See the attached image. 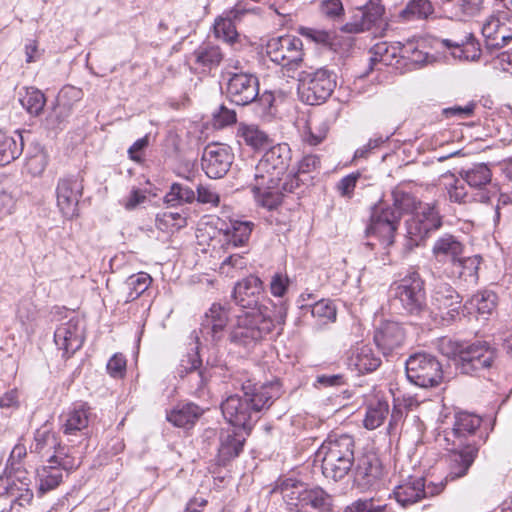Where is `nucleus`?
Segmentation results:
<instances>
[{"instance_id":"nucleus-30","label":"nucleus","mask_w":512,"mask_h":512,"mask_svg":"<svg viewBox=\"0 0 512 512\" xmlns=\"http://www.w3.org/2000/svg\"><path fill=\"white\" fill-rule=\"evenodd\" d=\"M245 440L243 433L237 432L235 427L222 429L219 434V462L225 464L237 457L243 449Z\"/></svg>"},{"instance_id":"nucleus-42","label":"nucleus","mask_w":512,"mask_h":512,"mask_svg":"<svg viewBox=\"0 0 512 512\" xmlns=\"http://www.w3.org/2000/svg\"><path fill=\"white\" fill-rule=\"evenodd\" d=\"M20 143L16 139L0 130V165H6L17 159L23 151L22 135L18 134Z\"/></svg>"},{"instance_id":"nucleus-54","label":"nucleus","mask_w":512,"mask_h":512,"mask_svg":"<svg viewBox=\"0 0 512 512\" xmlns=\"http://www.w3.org/2000/svg\"><path fill=\"white\" fill-rule=\"evenodd\" d=\"M213 29L215 37L226 43L233 44L238 38L234 22L225 16H220L215 20Z\"/></svg>"},{"instance_id":"nucleus-12","label":"nucleus","mask_w":512,"mask_h":512,"mask_svg":"<svg viewBox=\"0 0 512 512\" xmlns=\"http://www.w3.org/2000/svg\"><path fill=\"white\" fill-rule=\"evenodd\" d=\"M481 33L488 48L499 49L505 46L512 39V12H492L483 19Z\"/></svg>"},{"instance_id":"nucleus-44","label":"nucleus","mask_w":512,"mask_h":512,"mask_svg":"<svg viewBox=\"0 0 512 512\" xmlns=\"http://www.w3.org/2000/svg\"><path fill=\"white\" fill-rule=\"evenodd\" d=\"M237 136L254 149H259L269 144L268 135L256 125L240 124Z\"/></svg>"},{"instance_id":"nucleus-43","label":"nucleus","mask_w":512,"mask_h":512,"mask_svg":"<svg viewBox=\"0 0 512 512\" xmlns=\"http://www.w3.org/2000/svg\"><path fill=\"white\" fill-rule=\"evenodd\" d=\"M301 309L310 311L312 317L316 320L317 325H325L336 320V307L329 300H319L313 305H302Z\"/></svg>"},{"instance_id":"nucleus-50","label":"nucleus","mask_w":512,"mask_h":512,"mask_svg":"<svg viewBox=\"0 0 512 512\" xmlns=\"http://www.w3.org/2000/svg\"><path fill=\"white\" fill-rule=\"evenodd\" d=\"M194 199V191L189 186L180 183L172 184L164 196V202L171 207L192 203Z\"/></svg>"},{"instance_id":"nucleus-52","label":"nucleus","mask_w":512,"mask_h":512,"mask_svg":"<svg viewBox=\"0 0 512 512\" xmlns=\"http://www.w3.org/2000/svg\"><path fill=\"white\" fill-rule=\"evenodd\" d=\"M433 11L434 8L429 0H411L400 16L407 21L426 19Z\"/></svg>"},{"instance_id":"nucleus-40","label":"nucleus","mask_w":512,"mask_h":512,"mask_svg":"<svg viewBox=\"0 0 512 512\" xmlns=\"http://www.w3.org/2000/svg\"><path fill=\"white\" fill-rule=\"evenodd\" d=\"M462 179L471 187L482 190L492 180V172L487 164L478 163L460 172Z\"/></svg>"},{"instance_id":"nucleus-41","label":"nucleus","mask_w":512,"mask_h":512,"mask_svg":"<svg viewBox=\"0 0 512 512\" xmlns=\"http://www.w3.org/2000/svg\"><path fill=\"white\" fill-rule=\"evenodd\" d=\"M21 106L32 116H38L46 103L44 94L37 88L25 87L19 92Z\"/></svg>"},{"instance_id":"nucleus-62","label":"nucleus","mask_w":512,"mask_h":512,"mask_svg":"<svg viewBox=\"0 0 512 512\" xmlns=\"http://www.w3.org/2000/svg\"><path fill=\"white\" fill-rule=\"evenodd\" d=\"M299 33L307 39L322 45L330 44L333 38L332 34L328 31L310 27H301Z\"/></svg>"},{"instance_id":"nucleus-8","label":"nucleus","mask_w":512,"mask_h":512,"mask_svg":"<svg viewBox=\"0 0 512 512\" xmlns=\"http://www.w3.org/2000/svg\"><path fill=\"white\" fill-rule=\"evenodd\" d=\"M482 419L473 413L458 412L453 417L451 427H445L442 435L439 434L437 441L447 446L458 448H476L479 450L482 436L479 434V427Z\"/></svg>"},{"instance_id":"nucleus-55","label":"nucleus","mask_w":512,"mask_h":512,"mask_svg":"<svg viewBox=\"0 0 512 512\" xmlns=\"http://www.w3.org/2000/svg\"><path fill=\"white\" fill-rule=\"evenodd\" d=\"M344 512H392V509L388 504L370 498L353 502Z\"/></svg>"},{"instance_id":"nucleus-13","label":"nucleus","mask_w":512,"mask_h":512,"mask_svg":"<svg viewBox=\"0 0 512 512\" xmlns=\"http://www.w3.org/2000/svg\"><path fill=\"white\" fill-rule=\"evenodd\" d=\"M226 93L231 102L245 106L256 100L259 82L256 76L245 72H227Z\"/></svg>"},{"instance_id":"nucleus-3","label":"nucleus","mask_w":512,"mask_h":512,"mask_svg":"<svg viewBox=\"0 0 512 512\" xmlns=\"http://www.w3.org/2000/svg\"><path fill=\"white\" fill-rule=\"evenodd\" d=\"M439 352L454 361L456 370L463 375L482 377L489 373L498 360V350L487 341H457L442 337L437 344Z\"/></svg>"},{"instance_id":"nucleus-14","label":"nucleus","mask_w":512,"mask_h":512,"mask_svg":"<svg viewBox=\"0 0 512 512\" xmlns=\"http://www.w3.org/2000/svg\"><path fill=\"white\" fill-rule=\"evenodd\" d=\"M443 482L426 485L420 476H409L394 489L395 499L403 507L412 505L423 498L439 494L444 489Z\"/></svg>"},{"instance_id":"nucleus-35","label":"nucleus","mask_w":512,"mask_h":512,"mask_svg":"<svg viewBox=\"0 0 512 512\" xmlns=\"http://www.w3.org/2000/svg\"><path fill=\"white\" fill-rule=\"evenodd\" d=\"M307 485L293 478L281 481L277 489L290 510L303 508Z\"/></svg>"},{"instance_id":"nucleus-5","label":"nucleus","mask_w":512,"mask_h":512,"mask_svg":"<svg viewBox=\"0 0 512 512\" xmlns=\"http://www.w3.org/2000/svg\"><path fill=\"white\" fill-rule=\"evenodd\" d=\"M322 473L335 481L344 478L354 462V440L349 435L330 436L316 452Z\"/></svg>"},{"instance_id":"nucleus-34","label":"nucleus","mask_w":512,"mask_h":512,"mask_svg":"<svg viewBox=\"0 0 512 512\" xmlns=\"http://www.w3.org/2000/svg\"><path fill=\"white\" fill-rule=\"evenodd\" d=\"M442 44L451 50L454 58L461 61H475L480 57L479 45L471 33L461 40L443 39Z\"/></svg>"},{"instance_id":"nucleus-9","label":"nucleus","mask_w":512,"mask_h":512,"mask_svg":"<svg viewBox=\"0 0 512 512\" xmlns=\"http://www.w3.org/2000/svg\"><path fill=\"white\" fill-rule=\"evenodd\" d=\"M266 53L272 62L282 66L287 77H296L304 55L300 38L293 35L274 37L267 42Z\"/></svg>"},{"instance_id":"nucleus-6","label":"nucleus","mask_w":512,"mask_h":512,"mask_svg":"<svg viewBox=\"0 0 512 512\" xmlns=\"http://www.w3.org/2000/svg\"><path fill=\"white\" fill-rule=\"evenodd\" d=\"M411 202L409 195H403V200H399L398 195L395 194L393 206L385 204L375 206L366 229L367 235L378 238L385 248L391 246L394 243L402 211L407 210Z\"/></svg>"},{"instance_id":"nucleus-15","label":"nucleus","mask_w":512,"mask_h":512,"mask_svg":"<svg viewBox=\"0 0 512 512\" xmlns=\"http://www.w3.org/2000/svg\"><path fill=\"white\" fill-rule=\"evenodd\" d=\"M233 160L234 154L230 146L222 143H210L203 150L201 165L209 178L218 179L226 175Z\"/></svg>"},{"instance_id":"nucleus-25","label":"nucleus","mask_w":512,"mask_h":512,"mask_svg":"<svg viewBox=\"0 0 512 512\" xmlns=\"http://www.w3.org/2000/svg\"><path fill=\"white\" fill-rule=\"evenodd\" d=\"M405 340L403 327L394 321H385L375 330L374 342L384 355L399 349Z\"/></svg>"},{"instance_id":"nucleus-38","label":"nucleus","mask_w":512,"mask_h":512,"mask_svg":"<svg viewBox=\"0 0 512 512\" xmlns=\"http://www.w3.org/2000/svg\"><path fill=\"white\" fill-rule=\"evenodd\" d=\"M483 8V0H454L447 2L445 12L451 19L465 21L480 13Z\"/></svg>"},{"instance_id":"nucleus-56","label":"nucleus","mask_w":512,"mask_h":512,"mask_svg":"<svg viewBox=\"0 0 512 512\" xmlns=\"http://www.w3.org/2000/svg\"><path fill=\"white\" fill-rule=\"evenodd\" d=\"M50 464H54L57 467L61 468V472L63 471H71L80 465L79 458H75L65 451V448L58 447L53 455H51L48 459Z\"/></svg>"},{"instance_id":"nucleus-36","label":"nucleus","mask_w":512,"mask_h":512,"mask_svg":"<svg viewBox=\"0 0 512 512\" xmlns=\"http://www.w3.org/2000/svg\"><path fill=\"white\" fill-rule=\"evenodd\" d=\"M481 263L479 255L463 257V255L452 264L451 273L468 286L478 283V269Z\"/></svg>"},{"instance_id":"nucleus-32","label":"nucleus","mask_w":512,"mask_h":512,"mask_svg":"<svg viewBox=\"0 0 512 512\" xmlns=\"http://www.w3.org/2000/svg\"><path fill=\"white\" fill-rule=\"evenodd\" d=\"M370 64L373 69L377 64H382L384 66H391L395 69L401 68V43H387V42H379L376 43L370 49Z\"/></svg>"},{"instance_id":"nucleus-49","label":"nucleus","mask_w":512,"mask_h":512,"mask_svg":"<svg viewBox=\"0 0 512 512\" xmlns=\"http://www.w3.org/2000/svg\"><path fill=\"white\" fill-rule=\"evenodd\" d=\"M389 413L387 401L378 400L368 406L364 418V426L369 430H374L381 426Z\"/></svg>"},{"instance_id":"nucleus-7","label":"nucleus","mask_w":512,"mask_h":512,"mask_svg":"<svg viewBox=\"0 0 512 512\" xmlns=\"http://www.w3.org/2000/svg\"><path fill=\"white\" fill-rule=\"evenodd\" d=\"M296 77L299 98L308 105L325 102L336 87L335 73L324 67L301 70L296 73Z\"/></svg>"},{"instance_id":"nucleus-46","label":"nucleus","mask_w":512,"mask_h":512,"mask_svg":"<svg viewBox=\"0 0 512 512\" xmlns=\"http://www.w3.org/2000/svg\"><path fill=\"white\" fill-rule=\"evenodd\" d=\"M37 476L39 480V490L46 492L56 488L62 481L63 473L61 468L48 462L37 470Z\"/></svg>"},{"instance_id":"nucleus-16","label":"nucleus","mask_w":512,"mask_h":512,"mask_svg":"<svg viewBox=\"0 0 512 512\" xmlns=\"http://www.w3.org/2000/svg\"><path fill=\"white\" fill-rule=\"evenodd\" d=\"M461 304L460 295L448 283L438 281L431 293L432 312L447 323L456 319Z\"/></svg>"},{"instance_id":"nucleus-63","label":"nucleus","mask_w":512,"mask_h":512,"mask_svg":"<svg viewBox=\"0 0 512 512\" xmlns=\"http://www.w3.org/2000/svg\"><path fill=\"white\" fill-rule=\"evenodd\" d=\"M289 278L282 273H276L271 278L270 290L273 296L282 298L289 286Z\"/></svg>"},{"instance_id":"nucleus-21","label":"nucleus","mask_w":512,"mask_h":512,"mask_svg":"<svg viewBox=\"0 0 512 512\" xmlns=\"http://www.w3.org/2000/svg\"><path fill=\"white\" fill-rule=\"evenodd\" d=\"M82 190V182L77 177L62 178L58 181L56 187L57 206L65 218L71 219L77 216Z\"/></svg>"},{"instance_id":"nucleus-33","label":"nucleus","mask_w":512,"mask_h":512,"mask_svg":"<svg viewBox=\"0 0 512 512\" xmlns=\"http://www.w3.org/2000/svg\"><path fill=\"white\" fill-rule=\"evenodd\" d=\"M254 228V223L248 220L231 219L225 228H220L223 232L227 249L245 245Z\"/></svg>"},{"instance_id":"nucleus-23","label":"nucleus","mask_w":512,"mask_h":512,"mask_svg":"<svg viewBox=\"0 0 512 512\" xmlns=\"http://www.w3.org/2000/svg\"><path fill=\"white\" fill-rule=\"evenodd\" d=\"M346 364L349 369L365 374L375 371L381 365V359L370 345L356 343L346 352Z\"/></svg>"},{"instance_id":"nucleus-27","label":"nucleus","mask_w":512,"mask_h":512,"mask_svg":"<svg viewBox=\"0 0 512 512\" xmlns=\"http://www.w3.org/2000/svg\"><path fill=\"white\" fill-rule=\"evenodd\" d=\"M447 450L449 451L446 458L448 474L445 477V481L465 476L473 464L478 450L476 448H458L453 446H447Z\"/></svg>"},{"instance_id":"nucleus-61","label":"nucleus","mask_w":512,"mask_h":512,"mask_svg":"<svg viewBox=\"0 0 512 512\" xmlns=\"http://www.w3.org/2000/svg\"><path fill=\"white\" fill-rule=\"evenodd\" d=\"M236 122V113L221 105L213 112V125L216 128H223Z\"/></svg>"},{"instance_id":"nucleus-19","label":"nucleus","mask_w":512,"mask_h":512,"mask_svg":"<svg viewBox=\"0 0 512 512\" xmlns=\"http://www.w3.org/2000/svg\"><path fill=\"white\" fill-rule=\"evenodd\" d=\"M10 498V511L23 512L33 500L30 481L26 477L15 479L14 476L0 477V497Z\"/></svg>"},{"instance_id":"nucleus-22","label":"nucleus","mask_w":512,"mask_h":512,"mask_svg":"<svg viewBox=\"0 0 512 512\" xmlns=\"http://www.w3.org/2000/svg\"><path fill=\"white\" fill-rule=\"evenodd\" d=\"M263 292V285L260 278L250 275L238 282L234 288L233 297L237 305L245 309H260L264 312H272L268 306L259 304Z\"/></svg>"},{"instance_id":"nucleus-57","label":"nucleus","mask_w":512,"mask_h":512,"mask_svg":"<svg viewBox=\"0 0 512 512\" xmlns=\"http://www.w3.org/2000/svg\"><path fill=\"white\" fill-rule=\"evenodd\" d=\"M72 106L66 102H58L46 118L47 126L59 128L71 115Z\"/></svg>"},{"instance_id":"nucleus-37","label":"nucleus","mask_w":512,"mask_h":512,"mask_svg":"<svg viewBox=\"0 0 512 512\" xmlns=\"http://www.w3.org/2000/svg\"><path fill=\"white\" fill-rule=\"evenodd\" d=\"M202 410L193 403L177 405L167 413V420L176 427L190 428L201 416Z\"/></svg>"},{"instance_id":"nucleus-47","label":"nucleus","mask_w":512,"mask_h":512,"mask_svg":"<svg viewBox=\"0 0 512 512\" xmlns=\"http://www.w3.org/2000/svg\"><path fill=\"white\" fill-rule=\"evenodd\" d=\"M303 507L310 505L320 512L332 511V497L320 487L307 488Z\"/></svg>"},{"instance_id":"nucleus-11","label":"nucleus","mask_w":512,"mask_h":512,"mask_svg":"<svg viewBox=\"0 0 512 512\" xmlns=\"http://www.w3.org/2000/svg\"><path fill=\"white\" fill-rule=\"evenodd\" d=\"M394 295L408 314L419 315L426 308L424 281L417 272L408 273L396 282Z\"/></svg>"},{"instance_id":"nucleus-4","label":"nucleus","mask_w":512,"mask_h":512,"mask_svg":"<svg viewBox=\"0 0 512 512\" xmlns=\"http://www.w3.org/2000/svg\"><path fill=\"white\" fill-rule=\"evenodd\" d=\"M272 306V312L253 309V311H245L239 314L230 329L229 341L247 352L254 349L273 330L276 324L285 322L288 312L287 303L280 300L278 304Z\"/></svg>"},{"instance_id":"nucleus-28","label":"nucleus","mask_w":512,"mask_h":512,"mask_svg":"<svg viewBox=\"0 0 512 512\" xmlns=\"http://www.w3.org/2000/svg\"><path fill=\"white\" fill-rule=\"evenodd\" d=\"M383 475L379 458L374 454L363 456L357 465L355 482L362 489H370L377 485Z\"/></svg>"},{"instance_id":"nucleus-39","label":"nucleus","mask_w":512,"mask_h":512,"mask_svg":"<svg viewBox=\"0 0 512 512\" xmlns=\"http://www.w3.org/2000/svg\"><path fill=\"white\" fill-rule=\"evenodd\" d=\"M151 283V276L145 272L129 276L124 283V303H129L140 297L149 288Z\"/></svg>"},{"instance_id":"nucleus-60","label":"nucleus","mask_w":512,"mask_h":512,"mask_svg":"<svg viewBox=\"0 0 512 512\" xmlns=\"http://www.w3.org/2000/svg\"><path fill=\"white\" fill-rule=\"evenodd\" d=\"M302 174L296 172H291L289 174H285L284 177H282V181L279 185L280 190V202L282 201V193L288 192L293 193L295 192L302 184H304L305 180L302 179L300 176Z\"/></svg>"},{"instance_id":"nucleus-58","label":"nucleus","mask_w":512,"mask_h":512,"mask_svg":"<svg viewBox=\"0 0 512 512\" xmlns=\"http://www.w3.org/2000/svg\"><path fill=\"white\" fill-rule=\"evenodd\" d=\"M47 164L48 156L45 151L40 149L27 158L25 170L34 177L40 176L45 171Z\"/></svg>"},{"instance_id":"nucleus-45","label":"nucleus","mask_w":512,"mask_h":512,"mask_svg":"<svg viewBox=\"0 0 512 512\" xmlns=\"http://www.w3.org/2000/svg\"><path fill=\"white\" fill-rule=\"evenodd\" d=\"M59 447L58 440L54 433L46 427L38 429L35 433L34 443L31 451L42 456L48 455L51 451H56Z\"/></svg>"},{"instance_id":"nucleus-64","label":"nucleus","mask_w":512,"mask_h":512,"mask_svg":"<svg viewBox=\"0 0 512 512\" xmlns=\"http://www.w3.org/2000/svg\"><path fill=\"white\" fill-rule=\"evenodd\" d=\"M107 371L114 378H120L126 371V359L122 354L113 355L107 363Z\"/></svg>"},{"instance_id":"nucleus-29","label":"nucleus","mask_w":512,"mask_h":512,"mask_svg":"<svg viewBox=\"0 0 512 512\" xmlns=\"http://www.w3.org/2000/svg\"><path fill=\"white\" fill-rule=\"evenodd\" d=\"M464 244L452 234H444L437 238L432 247V255L437 262L450 263L460 259L464 253Z\"/></svg>"},{"instance_id":"nucleus-20","label":"nucleus","mask_w":512,"mask_h":512,"mask_svg":"<svg viewBox=\"0 0 512 512\" xmlns=\"http://www.w3.org/2000/svg\"><path fill=\"white\" fill-rule=\"evenodd\" d=\"M84 341L83 321L78 317H72L61 323L54 332V342L63 356H71L79 350Z\"/></svg>"},{"instance_id":"nucleus-26","label":"nucleus","mask_w":512,"mask_h":512,"mask_svg":"<svg viewBox=\"0 0 512 512\" xmlns=\"http://www.w3.org/2000/svg\"><path fill=\"white\" fill-rule=\"evenodd\" d=\"M228 322L226 310L219 304H213L205 313L201 322L200 333L205 341L217 343L224 335Z\"/></svg>"},{"instance_id":"nucleus-17","label":"nucleus","mask_w":512,"mask_h":512,"mask_svg":"<svg viewBox=\"0 0 512 512\" xmlns=\"http://www.w3.org/2000/svg\"><path fill=\"white\" fill-rule=\"evenodd\" d=\"M178 374L182 378H187L192 393L199 397H204L207 394L206 388L211 378V369L202 366L197 350L181 360Z\"/></svg>"},{"instance_id":"nucleus-53","label":"nucleus","mask_w":512,"mask_h":512,"mask_svg":"<svg viewBox=\"0 0 512 512\" xmlns=\"http://www.w3.org/2000/svg\"><path fill=\"white\" fill-rule=\"evenodd\" d=\"M328 127L325 122H317L314 119L307 121V124L302 132V139L305 143L316 146L320 144L326 137Z\"/></svg>"},{"instance_id":"nucleus-1","label":"nucleus","mask_w":512,"mask_h":512,"mask_svg":"<svg viewBox=\"0 0 512 512\" xmlns=\"http://www.w3.org/2000/svg\"><path fill=\"white\" fill-rule=\"evenodd\" d=\"M242 392V396H228L222 402L221 410L229 424L249 433L260 419L261 413L280 397V386L278 382L258 385L248 380L242 384Z\"/></svg>"},{"instance_id":"nucleus-2","label":"nucleus","mask_w":512,"mask_h":512,"mask_svg":"<svg viewBox=\"0 0 512 512\" xmlns=\"http://www.w3.org/2000/svg\"><path fill=\"white\" fill-rule=\"evenodd\" d=\"M291 162L287 144H278L267 150L255 167L252 192L256 202L269 210L280 204L279 185Z\"/></svg>"},{"instance_id":"nucleus-59","label":"nucleus","mask_w":512,"mask_h":512,"mask_svg":"<svg viewBox=\"0 0 512 512\" xmlns=\"http://www.w3.org/2000/svg\"><path fill=\"white\" fill-rule=\"evenodd\" d=\"M247 261L240 254H230L226 257L219 267L221 274L234 277V271L242 270L246 267Z\"/></svg>"},{"instance_id":"nucleus-48","label":"nucleus","mask_w":512,"mask_h":512,"mask_svg":"<svg viewBox=\"0 0 512 512\" xmlns=\"http://www.w3.org/2000/svg\"><path fill=\"white\" fill-rule=\"evenodd\" d=\"M497 296L494 292L484 290L476 293L466 303L468 309H475L478 314L489 315L496 307Z\"/></svg>"},{"instance_id":"nucleus-51","label":"nucleus","mask_w":512,"mask_h":512,"mask_svg":"<svg viewBox=\"0 0 512 512\" xmlns=\"http://www.w3.org/2000/svg\"><path fill=\"white\" fill-rule=\"evenodd\" d=\"M195 62L203 69L217 67L223 59V54L217 46L199 47L194 52Z\"/></svg>"},{"instance_id":"nucleus-31","label":"nucleus","mask_w":512,"mask_h":512,"mask_svg":"<svg viewBox=\"0 0 512 512\" xmlns=\"http://www.w3.org/2000/svg\"><path fill=\"white\" fill-rule=\"evenodd\" d=\"M91 417V408L86 403L73 405L61 417L63 433L73 435L77 431H82L88 427Z\"/></svg>"},{"instance_id":"nucleus-18","label":"nucleus","mask_w":512,"mask_h":512,"mask_svg":"<svg viewBox=\"0 0 512 512\" xmlns=\"http://www.w3.org/2000/svg\"><path fill=\"white\" fill-rule=\"evenodd\" d=\"M407 221V235L413 245L418 246L431 231L441 226V218L434 206L426 204Z\"/></svg>"},{"instance_id":"nucleus-10","label":"nucleus","mask_w":512,"mask_h":512,"mask_svg":"<svg viewBox=\"0 0 512 512\" xmlns=\"http://www.w3.org/2000/svg\"><path fill=\"white\" fill-rule=\"evenodd\" d=\"M405 364L407 379L416 386L433 388L443 382L442 365L434 355L425 352L415 353Z\"/></svg>"},{"instance_id":"nucleus-24","label":"nucleus","mask_w":512,"mask_h":512,"mask_svg":"<svg viewBox=\"0 0 512 512\" xmlns=\"http://www.w3.org/2000/svg\"><path fill=\"white\" fill-rule=\"evenodd\" d=\"M384 13V7L380 0H369L368 3L357 7L356 13L351 21L342 27L346 33H361L369 30L371 26L378 21Z\"/></svg>"}]
</instances>
